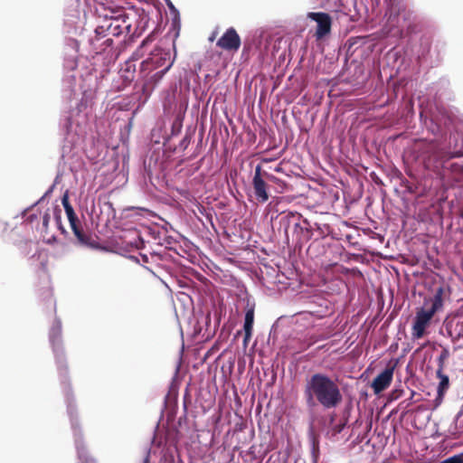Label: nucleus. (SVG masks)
Returning <instances> with one entry per match:
<instances>
[{
  "mask_svg": "<svg viewBox=\"0 0 463 463\" xmlns=\"http://www.w3.org/2000/svg\"><path fill=\"white\" fill-rule=\"evenodd\" d=\"M420 122L436 138L420 141L417 145L419 157L426 169L431 171L428 165L430 158L444 159L446 166L452 163L450 159L463 156V137L456 133L450 134L449 145L445 140L451 132V117L444 110L437 109L428 115L425 110L420 113Z\"/></svg>",
  "mask_w": 463,
  "mask_h": 463,
  "instance_id": "nucleus-1",
  "label": "nucleus"
},
{
  "mask_svg": "<svg viewBox=\"0 0 463 463\" xmlns=\"http://www.w3.org/2000/svg\"><path fill=\"white\" fill-rule=\"evenodd\" d=\"M62 326L59 318H55L49 330V342L55 358L57 370L59 373L61 383L63 386V392L67 404V413L70 418L71 427L74 438L78 463H97L96 459L90 456L83 440V434L80 427L77 417V410L74 399L71 393V386L68 384V365L62 345Z\"/></svg>",
  "mask_w": 463,
  "mask_h": 463,
  "instance_id": "nucleus-2",
  "label": "nucleus"
},
{
  "mask_svg": "<svg viewBox=\"0 0 463 463\" xmlns=\"http://www.w3.org/2000/svg\"><path fill=\"white\" fill-rule=\"evenodd\" d=\"M303 395L309 410H313L317 405L325 410L335 409L343 402L337 382L322 373H316L307 378Z\"/></svg>",
  "mask_w": 463,
  "mask_h": 463,
  "instance_id": "nucleus-3",
  "label": "nucleus"
},
{
  "mask_svg": "<svg viewBox=\"0 0 463 463\" xmlns=\"http://www.w3.org/2000/svg\"><path fill=\"white\" fill-rule=\"evenodd\" d=\"M88 107L83 99L77 103L60 121V128L70 147L84 137L89 128Z\"/></svg>",
  "mask_w": 463,
  "mask_h": 463,
  "instance_id": "nucleus-4",
  "label": "nucleus"
},
{
  "mask_svg": "<svg viewBox=\"0 0 463 463\" xmlns=\"http://www.w3.org/2000/svg\"><path fill=\"white\" fill-rule=\"evenodd\" d=\"M383 20L382 31L384 36H397L404 30L407 33H414L418 31L420 23V17L414 11L408 8L400 9L393 5L388 7Z\"/></svg>",
  "mask_w": 463,
  "mask_h": 463,
  "instance_id": "nucleus-5",
  "label": "nucleus"
},
{
  "mask_svg": "<svg viewBox=\"0 0 463 463\" xmlns=\"http://www.w3.org/2000/svg\"><path fill=\"white\" fill-rule=\"evenodd\" d=\"M125 15L106 17L95 29V37L90 40V44L97 51L105 50L113 43L112 37L119 36L127 31L130 32L131 24H128Z\"/></svg>",
  "mask_w": 463,
  "mask_h": 463,
  "instance_id": "nucleus-6",
  "label": "nucleus"
},
{
  "mask_svg": "<svg viewBox=\"0 0 463 463\" xmlns=\"http://www.w3.org/2000/svg\"><path fill=\"white\" fill-rule=\"evenodd\" d=\"M442 288H439L431 299V307L425 310L421 308L417 312L412 326V337L419 339L424 335L425 329L434 314L442 307Z\"/></svg>",
  "mask_w": 463,
  "mask_h": 463,
  "instance_id": "nucleus-7",
  "label": "nucleus"
},
{
  "mask_svg": "<svg viewBox=\"0 0 463 463\" xmlns=\"http://www.w3.org/2000/svg\"><path fill=\"white\" fill-rule=\"evenodd\" d=\"M444 159L430 158L428 165L431 171L444 183H459L463 181V165L449 163L446 166Z\"/></svg>",
  "mask_w": 463,
  "mask_h": 463,
  "instance_id": "nucleus-8",
  "label": "nucleus"
},
{
  "mask_svg": "<svg viewBox=\"0 0 463 463\" xmlns=\"http://www.w3.org/2000/svg\"><path fill=\"white\" fill-rule=\"evenodd\" d=\"M78 67V61L76 52L74 53L67 55L64 58L63 68L64 77L62 80V92L66 99H71L73 95L76 94L77 89V79L73 71Z\"/></svg>",
  "mask_w": 463,
  "mask_h": 463,
  "instance_id": "nucleus-9",
  "label": "nucleus"
},
{
  "mask_svg": "<svg viewBox=\"0 0 463 463\" xmlns=\"http://www.w3.org/2000/svg\"><path fill=\"white\" fill-rule=\"evenodd\" d=\"M333 311L331 302L321 296H316L309 303V309L303 315H311L317 318H323Z\"/></svg>",
  "mask_w": 463,
  "mask_h": 463,
  "instance_id": "nucleus-10",
  "label": "nucleus"
},
{
  "mask_svg": "<svg viewBox=\"0 0 463 463\" xmlns=\"http://www.w3.org/2000/svg\"><path fill=\"white\" fill-rule=\"evenodd\" d=\"M241 37L233 27L228 28L217 41V46L225 51H238L241 47Z\"/></svg>",
  "mask_w": 463,
  "mask_h": 463,
  "instance_id": "nucleus-11",
  "label": "nucleus"
},
{
  "mask_svg": "<svg viewBox=\"0 0 463 463\" xmlns=\"http://www.w3.org/2000/svg\"><path fill=\"white\" fill-rule=\"evenodd\" d=\"M168 61H172L170 52L159 51L153 53L150 58L143 61L140 63V70L144 72L150 69H162L167 64Z\"/></svg>",
  "mask_w": 463,
  "mask_h": 463,
  "instance_id": "nucleus-12",
  "label": "nucleus"
},
{
  "mask_svg": "<svg viewBox=\"0 0 463 463\" xmlns=\"http://www.w3.org/2000/svg\"><path fill=\"white\" fill-rule=\"evenodd\" d=\"M307 17L315 21L317 24L316 34L317 38H322L326 35L331 30V17L328 14L323 12H310Z\"/></svg>",
  "mask_w": 463,
  "mask_h": 463,
  "instance_id": "nucleus-13",
  "label": "nucleus"
},
{
  "mask_svg": "<svg viewBox=\"0 0 463 463\" xmlns=\"http://www.w3.org/2000/svg\"><path fill=\"white\" fill-rule=\"evenodd\" d=\"M393 370V367H387L373 379L372 388L375 393H380L391 384Z\"/></svg>",
  "mask_w": 463,
  "mask_h": 463,
  "instance_id": "nucleus-14",
  "label": "nucleus"
},
{
  "mask_svg": "<svg viewBox=\"0 0 463 463\" xmlns=\"http://www.w3.org/2000/svg\"><path fill=\"white\" fill-rule=\"evenodd\" d=\"M253 323H254V307H249V303H248L247 309L245 312L244 324H243V330H244L243 345L245 347L247 346L248 342L251 337Z\"/></svg>",
  "mask_w": 463,
  "mask_h": 463,
  "instance_id": "nucleus-15",
  "label": "nucleus"
},
{
  "mask_svg": "<svg viewBox=\"0 0 463 463\" xmlns=\"http://www.w3.org/2000/svg\"><path fill=\"white\" fill-rule=\"evenodd\" d=\"M173 64L174 61H168L167 64L164 68L157 69L158 71H156L145 83L144 88L146 90H152L156 85L163 79L165 74L171 69Z\"/></svg>",
  "mask_w": 463,
  "mask_h": 463,
  "instance_id": "nucleus-16",
  "label": "nucleus"
},
{
  "mask_svg": "<svg viewBox=\"0 0 463 463\" xmlns=\"http://www.w3.org/2000/svg\"><path fill=\"white\" fill-rule=\"evenodd\" d=\"M73 234L76 238V241L74 242L75 245L83 248H97L95 241L91 239V236L89 234V232L84 230V227L75 231Z\"/></svg>",
  "mask_w": 463,
  "mask_h": 463,
  "instance_id": "nucleus-17",
  "label": "nucleus"
},
{
  "mask_svg": "<svg viewBox=\"0 0 463 463\" xmlns=\"http://www.w3.org/2000/svg\"><path fill=\"white\" fill-rule=\"evenodd\" d=\"M252 185L257 200L260 203L267 202L269 200V194L267 192V184L264 181V178H252Z\"/></svg>",
  "mask_w": 463,
  "mask_h": 463,
  "instance_id": "nucleus-18",
  "label": "nucleus"
},
{
  "mask_svg": "<svg viewBox=\"0 0 463 463\" xmlns=\"http://www.w3.org/2000/svg\"><path fill=\"white\" fill-rule=\"evenodd\" d=\"M443 370H437L436 373L439 379V383L438 386V395L441 398L445 392V391L449 388V379L447 374L442 373Z\"/></svg>",
  "mask_w": 463,
  "mask_h": 463,
  "instance_id": "nucleus-19",
  "label": "nucleus"
},
{
  "mask_svg": "<svg viewBox=\"0 0 463 463\" xmlns=\"http://www.w3.org/2000/svg\"><path fill=\"white\" fill-rule=\"evenodd\" d=\"M319 454H320L319 442H318V440L315 437H312V439H311V459H312V463H317L318 458H319Z\"/></svg>",
  "mask_w": 463,
  "mask_h": 463,
  "instance_id": "nucleus-20",
  "label": "nucleus"
},
{
  "mask_svg": "<svg viewBox=\"0 0 463 463\" xmlns=\"http://www.w3.org/2000/svg\"><path fill=\"white\" fill-rule=\"evenodd\" d=\"M449 334L456 340L463 338V321L457 323L455 327L449 331Z\"/></svg>",
  "mask_w": 463,
  "mask_h": 463,
  "instance_id": "nucleus-21",
  "label": "nucleus"
},
{
  "mask_svg": "<svg viewBox=\"0 0 463 463\" xmlns=\"http://www.w3.org/2000/svg\"><path fill=\"white\" fill-rule=\"evenodd\" d=\"M303 223H304L303 227H301L298 222H295L294 226H295V229L300 228V230L303 232V241H304V240H308L311 234H310V231L308 228V226H309L308 221L307 219H304Z\"/></svg>",
  "mask_w": 463,
  "mask_h": 463,
  "instance_id": "nucleus-22",
  "label": "nucleus"
},
{
  "mask_svg": "<svg viewBox=\"0 0 463 463\" xmlns=\"http://www.w3.org/2000/svg\"><path fill=\"white\" fill-rule=\"evenodd\" d=\"M253 178L272 179V178H274V176L265 171H262L261 165H257L255 167V173H254Z\"/></svg>",
  "mask_w": 463,
  "mask_h": 463,
  "instance_id": "nucleus-23",
  "label": "nucleus"
},
{
  "mask_svg": "<svg viewBox=\"0 0 463 463\" xmlns=\"http://www.w3.org/2000/svg\"><path fill=\"white\" fill-rule=\"evenodd\" d=\"M449 356V351L448 348H443L439 354V355L438 356V363H439V367H438V370H443V367H444V362L445 360H447Z\"/></svg>",
  "mask_w": 463,
  "mask_h": 463,
  "instance_id": "nucleus-24",
  "label": "nucleus"
},
{
  "mask_svg": "<svg viewBox=\"0 0 463 463\" xmlns=\"http://www.w3.org/2000/svg\"><path fill=\"white\" fill-rule=\"evenodd\" d=\"M71 229L72 232L74 233L75 231H78L83 227L82 222L80 221L78 217L69 219Z\"/></svg>",
  "mask_w": 463,
  "mask_h": 463,
  "instance_id": "nucleus-25",
  "label": "nucleus"
},
{
  "mask_svg": "<svg viewBox=\"0 0 463 463\" xmlns=\"http://www.w3.org/2000/svg\"><path fill=\"white\" fill-rule=\"evenodd\" d=\"M165 1L166 5L169 8L171 14H174V23H175L176 21H179L178 10L175 8V6L173 5V3L170 0H165Z\"/></svg>",
  "mask_w": 463,
  "mask_h": 463,
  "instance_id": "nucleus-26",
  "label": "nucleus"
},
{
  "mask_svg": "<svg viewBox=\"0 0 463 463\" xmlns=\"http://www.w3.org/2000/svg\"><path fill=\"white\" fill-rule=\"evenodd\" d=\"M190 143H191V137H190L188 134H186V135L182 138V140L180 141V143H179V148H180L181 150H183V151H184V150H185V149L188 147V146L190 145Z\"/></svg>",
  "mask_w": 463,
  "mask_h": 463,
  "instance_id": "nucleus-27",
  "label": "nucleus"
},
{
  "mask_svg": "<svg viewBox=\"0 0 463 463\" xmlns=\"http://www.w3.org/2000/svg\"><path fill=\"white\" fill-rule=\"evenodd\" d=\"M182 129V122L179 119H175L172 125V135H177Z\"/></svg>",
  "mask_w": 463,
  "mask_h": 463,
  "instance_id": "nucleus-28",
  "label": "nucleus"
},
{
  "mask_svg": "<svg viewBox=\"0 0 463 463\" xmlns=\"http://www.w3.org/2000/svg\"><path fill=\"white\" fill-rule=\"evenodd\" d=\"M68 220L78 217L74 212L73 207L71 205L64 208Z\"/></svg>",
  "mask_w": 463,
  "mask_h": 463,
  "instance_id": "nucleus-29",
  "label": "nucleus"
},
{
  "mask_svg": "<svg viewBox=\"0 0 463 463\" xmlns=\"http://www.w3.org/2000/svg\"><path fill=\"white\" fill-rule=\"evenodd\" d=\"M61 203H62L63 208H65L66 206L71 205V203L69 202L68 191H66V193L62 195V197H61Z\"/></svg>",
  "mask_w": 463,
  "mask_h": 463,
  "instance_id": "nucleus-30",
  "label": "nucleus"
},
{
  "mask_svg": "<svg viewBox=\"0 0 463 463\" xmlns=\"http://www.w3.org/2000/svg\"><path fill=\"white\" fill-rule=\"evenodd\" d=\"M53 188H54V184H52L45 193L35 203H41L46 196H49L52 191H53Z\"/></svg>",
  "mask_w": 463,
  "mask_h": 463,
  "instance_id": "nucleus-31",
  "label": "nucleus"
},
{
  "mask_svg": "<svg viewBox=\"0 0 463 463\" xmlns=\"http://www.w3.org/2000/svg\"><path fill=\"white\" fill-rule=\"evenodd\" d=\"M8 229V223L0 220V235L4 234Z\"/></svg>",
  "mask_w": 463,
  "mask_h": 463,
  "instance_id": "nucleus-32",
  "label": "nucleus"
},
{
  "mask_svg": "<svg viewBox=\"0 0 463 463\" xmlns=\"http://www.w3.org/2000/svg\"><path fill=\"white\" fill-rule=\"evenodd\" d=\"M49 220H50V215H49V213H44V215H43V224L44 226H47V225H48V222H49Z\"/></svg>",
  "mask_w": 463,
  "mask_h": 463,
  "instance_id": "nucleus-33",
  "label": "nucleus"
},
{
  "mask_svg": "<svg viewBox=\"0 0 463 463\" xmlns=\"http://www.w3.org/2000/svg\"><path fill=\"white\" fill-rule=\"evenodd\" d=\"M345 425H341V424H338L335 427V433H340L343 429H344Z\"/></svg>",
  "mask_w": 463,
  "mask_h": 463,
  "instance_id": "nucleus-34",
  "label": "nucleus"
},
{
  "mask_svg": "<svg viewBox=\"0 0 463 463\" xmlns=\"http://www.w3.org/2000/svg\"><path fill=\"white\" fill-rule=\"evenodd\" d=\"M439 83H440L442 86H444V87L449 86V81H448V80H440V82H439Z\"/></svg>",
  "mask_w": 463,
  "mask_h": 463,
  "instance_id": "nucleus-35",
  "label": "nucleus"
},
{
  "mask_svg": "<svg viewBox=\"0 0 463 463\" xmlns=\"http://www.w3.org/2000/svg\"><path fill=\"white\" fill-rule=\"evenodd\" d=\"M141 258L144 261H147V256L146 255H141Z\"/></svg>",
  "mask_w": 463,
  "mask_h": 463,
  "instance_id": "nucleus-36",
  "label": "nucleus"
},
{
  "mask_svg": "<svg viewBox=\"0 0 463 463\" xmlns=\"http://www.w3.org/2000/svg\"><path fill=\"white\" fill-rule=\"evenodd\" d=\"M295 463H303V459L302 458H298Z\"/></svg>",
  "mask_w": 463,
  "mask_h": 463,
  "instance_id": "nucleus-37",
  "label": "nucleus"
},
{
  "mask_svg": "<svg viewBox=\"0 0 463 463\" xmlns=\"http://www.w3.org/2000/svg\"><path fill=\"white\" fill-rule=\"evenodd\" d=\"M144 463H148V458H146Z\"/></svg>",
  "mask_w": 463,
  "mask_h": 463,
  "instance_id": "nucleus-38",
  "label": "nucleus"
},
{
  "mask_svg": "<svg viewBox=\"0 0 463 463\" xmlns=\"http://www.w3.org/2000/svg\"><path fill=\"white\" fill-rule=\"evenodd\" d=\"M67 146H68L67 145H65V146H63V153L65 152V149L67 148Z\"/></svg>",
  "mask_w": 463,
  "mask_h": 463,
  "instance_id": "nucleus-39",
  "label": "nucleus"
},
{
  "mask_svg": "<svg viewBox=\"0 0 463 463\" xmlns=\"http://www.w3.org/2000/svg\"><path fill=\"white\" fill-rule=\"evenodd\" d=\"M26 212H27V210H24L23 215H25Z\"/></svg>",
  "mask_w": 463,
  "mask_h": 463,
  "instance_id": "nucleus-40",
  "label": "nucleus"
},
{
  "mask_svg": "<svg viewBox=\"0 0 463 463\" xmlns=\"http://www.w3.org/2000/svg\"><path fill=\"white\" fill-rule=\"evenodd\" d=\"M178 463H182V462L180 461V462H178Z\"/></svg>",
  "mask_w": 463,
  "mask_h": 463,
  "instance_id": "nucleus-41",
  "label": "nucleus"
}]
</instances>
